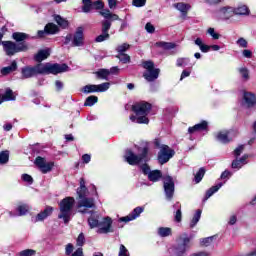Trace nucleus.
Instances as JSON below:
<instances>
[{"instance_id":"1","label":"nucleus","mask_w":256,"mask_h":256,"mask_svg":"<svg viewBox=\"0 0 256 256\" xmlns=\"http://www.w3.org/2000/svg\"><path fill=\"white\" fill-rule=\"evenodd\" d=\"M69 66L67 64L59 63H40L35 66H25L21 68L23 79H31L35 75H59V73H67Z\"/></svg>"},{"instance_id":"2","label":"nucleus","mask_w":256,"mask_h":256,"mask_svg":"<svg viewBox=\"0 0 256 256\" xmlns=\"http://www.w3.org/2000/svg\"><path fill=\"white\" fill-rule=\"evenodd\" d=\"M77 195L80 199L78 202V213L83 215L87 213H93L89 209H95V199L87 197V187L85 186V179L81 178L80 187L77 189Z\"/></svg>"},{"instance_id":"3","label":"nucleus","mask_w":256,"mask_h":256,"mask_svg":"<svg viewBox=\"0 0 256 256\" xmlns=\"http://www.w3.org/2000/svg\"><path fill=\"white\" fill-rule=\"evenodd\" d=\"M132 111L136 114V116H130V121H132V123H138L139 125L149 124V118H147L151 111V104L149 102H136L132 105Z\"/></svg>"},{"instance_id":"4","label":"nucleus","mask_w":256,"mask_h":256,"mask_svg":"<svg viewBox=\"0 0 256 256\" xmlns=\"http://www.w3.org/2000/svg\"><path fill=\"white\" fill-rule=\"evenodd\" d=\"M124 159L128 165H139V163H147V161L150 159L149 147H143L138 155L134 154L131 149H127L124 154Z\"/></svg>"},{"instance_id":"5","label":"nucleus","mask_w":256,"mask_h":256,"mask_svg":"<svg viewBox=\"0 0 256 256\" xmlns=\"http://www.w3.org/2000/svg\"><path fill=\"white\" fill-rule=\"evenodd\" d=\"M73 205H75V198L66 197L61 200L59 207L60 213L58 215V219H63L65 225L69 224L71 221V216L73 215Z\"/></svg>"},{"instance_id":"6","label":"nucleus","mask_w":256,"mask_h":256,"mask_svg":"<svg viewBox=\"0 0 256 256\" xmlns=\"http://www.w3.org/2000/svg\"><path fill=\"white\" fill-rule=\"evenodd\" d=\"M3 51L8 57H13L16 53H25L29 51L27 42L16 43L13 41H2Z\"/></svg>"},{"instance_id":"7","label":"nucleus","mask_w":256,"mask_h":256,"mask_svg":"<svg viewBox=\"0 0 256 256\" xmlns=\"http://www.w3.org/2000/svg\"><path fill=\"white\" fill-rule=\"evenodd\" d=\"M162 182L166 201H173V197H175V181L173 180V177L164 175L162 177Z\"/></svg>"},{"instance_id":"8","label":"nucleus","mask_w":256,"mask_h":256,"mask_svg":"<svg viewBox=\"0 0 256 256\" xmlns=\"http://www.w3.org/2000/svg\"><path fill=\"white\" fill-rule=\"evenodd\" d=\"M141 171L144 175H147L148 181H151L152 183H157L161 181V179L163 180V177H165L161 170H151L147 164H143L141 166Z\"/></svg>"},{"instance_id":"9","label":"nucleus","mask_w":256,"mask_h":256,"mask_svg":"<svg viewBox=\"0 0 256 256\" xmlns=\"http://www.w3.org/2000/svg\"><path fill=\"white\" fill-rule=\"evenodd\" d=\"M180 241L181 243L173 247L171 256H185V253H187L189 243H191V238H189L187 234H184V237H181Z\"/></svg>"},{"instance_id":"10","label":"nucleus","mask_w":256,"mask_h":256,"mask_svg":"<svg viewBox=\"0 0 256 256\" xmlns=\"http://www.w3.org/2000/svg\"><path fill=\"white\" fill-rule=\"evenodd\" d=\"M175 156V150L171 149L168 145L163 144L160 151L158 152V163L165 165L169 163L170 159Z\"/></svg>"},{"instance_id":"11","label":"nucleus","mask_w":256,"mask_h":256,"mask_svg":"<svg viewBox=\"0 0 256 256\" xmlns=\"http://www.w3.org/2000/svg\"><path fill=\"white\" fill-rule=\"evenodd\" d=\"M110 87L111 83L109 82H104L99 85L88 84L82 88V92H84L86 95H89V93H105V91H109Z\"/></svg>"},{"instance_id":"12","label":"nucleus","mask_w":256,"mask_h":256,"mask_svg":"<svg viewBox=\"0 0 256 256\" xmlns=\"http://www.w3.org/2000/svg\"><path fill=\"white\" fill-rule=\"evenodd\" d=\"M105 4L103 1H83L82 13H91V11H103Z\"/></svg>"},{"instance_id":"13","label":"nucleus","mask_w":256,"mask_h":256,"mask_svg":"<svg viewBox=\"0 0 256 256\" xmlns=\"http://www.w3.org/2000/svg\"><path fill=\"white\" fill-rule=\"evenodd\" d=\"M35 165L41 171V173H49L55 167L54 162H47L45 158L38 156L35 160Z\"/></svg>"},{"instance_id":"14","label":"nucleus","mask_w":256,"mask_h":256,"mask_svg":"<svg viewBox=\"0 0 256 256\" xmlns=\"http://www.w3.org/2000/svg\"><path fill=\"white\" fill-rule=\"evenodd\" d=\"M113 225V220H111L110 217H105L100 221L99 229L97 233L100 234H107V233H113V229L111 228Z\"/></svg>"},{"instance_id":"15","label":"nucleus","mask_w":256,"mask_h":256,"mask_svg":"<svg viewBox=\"0 0 256 256\" xmlns=\"http://www.w3.org/2000/svg\"><path fill=\"white\" fill-rule=\"evenodd\" d=\"M143 211H145V208L138 206L128 216L121 217L119 219V223H129V221H135V219H137V217H139Z\"/></svg>"},{"instance_id":"16","label":"nucleus","mask_w":256,"mask_h":256,"mask_svg":"<svg viewBox=\"0 0 256 256\" xmlns=\"http://www.w3.org/2000/svg\"><path fill=\"white\" fill-rule=\"evenodd\" d=\"M256 105V96L251 92H244L242 99V106L247 109H251V107H255Z\"/></svg>"},{"instance_id":"17","label":"nucleus","mask_w":256,"mask_h":256,"mask_svg":"<svg viewBox=\"0 0 256 256\" xmlns=\"http://www.w3.org/2000/svg\"><path fill=\"white\" fill-rule=\"evenodd\" d=\"M84 39L83 27H78L72 37L73 47H83Z\"/></svg>"},{"instance_id":"18","label":"nucleus","mask_w":256,"mask_h":256,"mask_svg":"<svg viewBox=\"0 0 256 256\" xmlns=\"http://www.w3.org/2000/svg\"><path fill=\"white\" fill-rule=\"evenodd\" d=\"M219 15L224 21H229L235 15V7L225 6L220 8Z\"/></svg>"},{"instance_id":"19","label":"nucleus","mask_w":256,"mask_h":256,"mask_svg":"<svg viewBox=\"0 0 256 256\" xmlns=\"http://www.w3.org/2000/svg\"><path fill=\"white\" fill-rule=\"evenodd\" d=\"M159 73H161V70L159 68H154L152 70H146L143 74V77L146 79V81L151 83L159 79Z\"/></svg>"},{"instance_id":"20","label":"nucleus","mask_w":256,"mask_h":256,"mask_svg":"<svg viewBox=\"0 0 256 256\" xmlns=\"http://www.w3.org/2000/svg\"><path fill=\"white\" fill-rule=\"evenodd\" d=\"M234 14L238 17H248V15H251V10L249 9V6L242 4L234 7Z\"/></svg>"},{"instance_id":"21","label":"nucleus","mask_w":256,"mask_h":256,"mask_svg":"<svg viewBox=\"0 0 256 256\" xmlns=\"http://www.w3.org/2000/svg\"><path fill=\"white\" fill-rule=\"evenodd\" d=\"M53 213V207L47 206L42 212L38 213L35 217L34 222L38 223L39 221H45Z\"/></svg>"},{"instance_id":"22","label":"nucleus","mask_w":256,"mask_h":256,"mask_svg":"<svg viewBox=\"0 0 256 256\" xmlns=\"http://www.w3.org/2000/svg\"><path fill=\"white\" fill-rule=\"evenodd\" d=\"M209 127V124L207 121H202L198 124H195L193 127L188 128V133H197L199 131H207V128Z\"/></svg>"},{"instance_id":"23","label":"nucleus","mask_w":256,"mask_h":256,"mask_svg":"<svg viewBox=\"0 0 256 256\" xmlns=\"http://www.w3.org/2000/svg\"><path fill=\"white\" fill-rule=\"evenodd\" d=\"M49 55H51V50L49 48L42 49L34 56V61L41 63L42 61H45Z\"/></svg>"},{"instance_id":"24","label":"nucleus","mask_w":256,"mask_h":256,"mask_svg":"<svg viewBox=\"0 0 256 256\" xmlns=\"http://www.w3.org/2000/svg\"><path fill=\"white\" fill-rule=\"evenodd\" d=\"M231 135H233V131L219 132L217 134V139L220 143H229L230 141H233Z\"/></svg>"},{"instance_id":"25","label":"nucleus","mask_w":256,"mask_h":256,"mask_svg":"<svg viewBox=\"0 0 256 256\" xmlns=\"http://www.w3.org/2000/svg\"><path fill=\"white\" fill-rule=\"evenodd\" d=\"M99 14L104 17V19H108V21H119V16L117 14L111 13L109 9H103L99 12Z\"/></svg>"},{"instance_id":"26","label":"nucleus","mask_w":256,"mask_h":256,"mask_svg":"<svg viewBox=\"0 0 256 256\" xmlns=\"http://www.w3.org/2000/svg\"><path fill=\"white\" fill-rule=\"evenodd\" d=\"M88 211H91L89 210L88 208ZM93 210H92V213H90L91 217L88 218V225L90 227V229H95L97 227H99L101 221H99V215H93Z\"/></svg>"},{"instance_id":"27","label":"nucleus","mask_w":256,"mask_h":256,"mask_svg":"<svg viewBox=\"0 0 256 256\" xmlns=\"http://www.w3.org/2000/svg\"><path fill=\"white\" fill-rule=\"evenodd\" d=\"M12 39H14L16 43H25V41L29 39V34L23 32H14L12 34Z\"/></svg>"},{"instance_id":"28","label":"nucleus","mask_w":256,"mask_h":256,"mask_svg":"<svg viewBox=\"0 0 256 256\" xmlns=\"http://www.w3.org/2000/svg\"><path fill=\"white\" fill-rule=\"evenodd\" d=\"M223 186V182H220L216 184L215 186H212L210 189L206 191V195L204 197V201H207V199H210V197H213L217 191Z\"/></svg>"},{"instance_id":"29","label":"nucleus","mask_w":256,"mask_h":256,"mask_svg":"<svg viewBox=\"0 0 256 256\" xmlns=\"http://www.w3.org/2000/svg\"><path fill=\"white\" fill-rule=\"evenodd\" d=\"M194 43H195V45H197V47H199V49L202 53H209L211 51V46L204 44L203 39H201V38H197L194 41Z\"/></svg>"},{"instance_id":"30","label":"nucleus","mask_w":256,"mask_h":256,"mask_svg":"<svg viewBox=\"0 0 256 256\" xmlns=\"http://www.w3.org/2000/svg\"><path fill=\"white\" fill-rule=\"evenodd\" d=\"M17 61L13 60L10 66L3 67L0 70L1 75H9V73H13L17 69Z\"/></svg>"},{"instance_id":"31","label":"nucleus","mask_w":256,"mask_h":256,"mask_svg":"<svg viewBox=\"0 0 256 256\" xmlns=\"http://www.w3.org/2000/svg\"><path fill=\"white\" fill-rule=\"evenodd\" d=\"M174 7H176V9L178 11H181V13L184 17L187 15V11H189V9H191V5L186 4L184 2L176 3V4H174Z\"/></svg>"},{"instance_id":"32","label":"nucleus","mask_w":256,"mask_h":256,"mask_svg":"<svg viewBox=\"0 0 256 256\" xmlns=\"http://www.w3.org/2000/svg\"><path fill=\"white\" fill-rule=\"evenodd\" d=\"M54 21H56L57 25H59L61 29H67V27H69V21L60 15H54Z\"/></svg>"},{"instance_id":"33","label":"nucleus","mask_w":256,"mask_h":256,"mask_svg":"<svg viewBox=\"0 0 256 256\" xmlns=\"http://www.w3.org/2000/svg\"><path fill=\"white\" fill-rule=\"evenodd\" d=\"M156 45L166 51H171V49H175V47H177V44L173 42H157Z\"/></svg>"},{"instance_id":"34","label":"nucleus","mask_w":256,"mask_h":256,"mask_svg":"<svg viewBox=\"0 0 256 256\" xmlns=\"http://www.w3.org/2000/svg\"><path fill=\"white\" fill-rule=\"evenodd\" d=\"M46 32L47 35H56V33H59V26L54 23H48L46 25Z\"/></svg>"},{"instance_id":"35","label":"nucleus","mask_w":256,"mask_h":256,"mask_svg":"<svg viewBox=\"0 0 256 256\" xmlns=\"http://www.w3.org/2000/svg\"><path fill=\"white\" fill-rule=\"evenodd\" d=\"M173 207H174V209H177L174 219H175L176 223H181L182 217H183V214L181 212V204L179 202H177L176 204H174Z\"/></svg>"},{"instance_id":"36","label":"nucleus","mask_w":256,"mask_h":256,"mask_svg":"<svg viewBox=\"0 0 256 256\" xmlns=\"http://www.w3.org/2000/svg\"><path fill=\"white\" fill-rule=\"evenodd\" d=\"M201 213H202L201 209H198L195 212V214L190 222V229H193L199 223V221L201 219Z\"/></svg>"},{"instance_id":"37","label":"nucleus","mask_w":256,"mask_h":256,"mask_svg":"<svg viewBox=\"0 0 256 256\" xmlns=\"http://www.w3.org/2000/svg\"><path fill=\"white\" fill-rule=\"evenodd\" d=\"M2 101H15V95H13V90L7 88L4 95L2 96Z\"/></svg>"},{"instance_id":"38","label":"nucleus","mask_w":256,"mask_h":256,"mask_svg":"<svg viewBox=\"0 0 256 256\" xmlns=\"http://www.w3.org/2000/svg\"><path fill=\"white\" fill-rule=\"evenodd\" d=\"M97 101H99V98L97 96H89L84 102V107H93V105H95Z\"/></svg>"},{"instance_id":"39","label":"nucleus","mask_w":256,"mask_h":256,"mask_svg":"<svg viewBox=\"0 0 256 256\" xmlns=\"http://www.w3.org/2000/svg\"><path fill=\"white\" fill-rule=\"evenodd\" d=\"M9 163V151L5 150L0 152V165Z\"/></svg>"},{"instance_id":"40","label":"nucleus","mask_w":256,"mask_h":256,"mask_svg":"<svg viewBox=\"0 0 256 256\" xmlns=\"http://www.w3.org/2000/svg\"><path fill=\"white\" fill-rule=\"evenodd\" d=\"M158 235L160 237H169V235H171V228L169 227L158 228Z\"/></svg>"},{"instance_id":"41","label":"nucleus","mask_w":256,"mask_h":256,"mask_svg":"<svg viewBox=\"0 0 256 256\" xmlns=\"http://www.w3.org/2000/svg\"><path fill=\"white\" fill-rule=\"evenodd\" d=\"M203 177H205V168H200L194 177L195 183H201Z\"/></svg>"},{"instance_id":"42","label":"nucleus","mask_w":256,"mask_h":256,"mask_svg":"<svg viewBox=\"0 0 256 256\" xmlns=\"http://www.w3.org/2000/svg\"><path fill=\"white\" fill-rule=\"evenodd\" d=\"M191 63V59L189 58H178L176 60V66L177 67H187Z\"/></svg>"},{"instance_id":"43","label":"nucleus","mask_w":256,"mask_h":256,"mask_svg":"<svg viewBox=\"0 0 256 256\" xmlns=\"http://www.w3.org/2000/svg\"><path fill=\"white\" fill-rule=\"evenodd\" d=\"M16 211H17L19 217H23V215H27V212L29 211V206L20 205L16 208Z\"/></svg>"},{"instance_id":"44","label":"nucleus","mask_w":256,"mask_h":256,"mask_svg":"<svg viewBox=\"0 0 256 256\" xmlns=\"http://www.w3.org/2000/svg\"><path fill=\"white\" fill-rule=\"evenodd\" d=\"M109 70L107 69H101L99 71L96 72V77L98 79H107L109 77Z\"/></svg>"},{"instance_id":"45","label":"nucleus","mask_w":256,"mask_h":256,"mask_svg":"<svg viewBox=\"0 0 256 256\" xmlns=\"http://www.w3.org/2000/svg\"><path fill=\"white\" fill-rule=\"evenodd\" d=\"M238 71L241 77L244 79V81H249V69H247V67L239 68Z\"/></svg>"},{"instance_id":"46","label":"nucleus","mask_w":256,"mask_h":256,"mask_svg":"<svg viewBox=\"0 0 256 256\" xmlns=\"http://www.w3.org/2000/svg\"><path fill=\"white\" fill-rule=\"evenodd\" d=\"M109 29H111V21L109 19L102 21V33H109Z\"/></svg>"},{"instance_id":"47","label":"nucleus","mask_w":256,"mask_h":256,"mask_svg":"<svg viewBox=\"0 0 256 256\" xmlns=\"http://www.w3.org/2000/svg\"><path fill=\"white\" fill-rule=\"evenodd\" d=\"M110 35L107 32H102L98 37H96L95 41L96 43H103V41H107L109 39Z\"/></svg>"},{"instance_id":"48","label":"nucleus","mask_w":256,"mask_h":256,"mask_svg":"<svg viewBox=\"0 0 256 256\" xmlns=\"http://www.w3.org/2000/svg\"><path fill=\"white\" fill-rule=\"evenodd\" d=\"M236 45L242 49H247L249 47V42H247L245 38L241 37L236 41Z\"/></svg>"},{"instance_id":"49","label":"nucleus","mask_w":256,"mask_h":256,"mask_svg":"<svg viewBox=\"0 0 256 256\" xmlns=\"http://www.w3.org/2000/svg\"><path fill=\"white\" fill-rule=\"evenodd\" d=\"M117 59H119V61H121V63H130L131 62V57L127 54H118Z\"/></svg>"},{"instance_id":"50","label":"nucleus","mask_w":256,"mask_h":256,"mask_svg":"<svg viewBox=\"0 0 256 256\" xmlns=\"http://www.w3.org/2000/svg\"><path fill=\"white\" fill-rule=\"evenodd\" d=\"M131 46L127 43H123L122 45H119L117 46L116 48V51L119 53V54H124L125 51H128V49L130 48Z\"/></svg>"},{"instance_id":"51","label":"nucleus","mask_w":256,"mask_h":256,"mask_svg":"<svg viewBox=\"0 0 256 256\" xmlns=\"http://www.w3.org/2000/svg\"><path fill=\"white\" fill-rule=\"evenodd\" d=\"M36 251L33 249L22 250L18 253V256H35Z\"/></svg>"},{"instance_id":"52","label":"nucleus","mask_w":256,"mask_h":256,"mask_svg":"<svg viewBox=\"0 0 256 256\" xmlns=\"http://www.w3.org/2000/svg\"><path fill=\"white\" fill-rule=\"evenodd\" d=\"M213 239H215L214 236H210L207 238H203L200 243L201 245H203L204 247H209V245H211L213 243Z\"/></svg>"},{"instance_id":"53","label":"nucleus","mask_w":256,"mask_h":256,"mask_svg":"<svg viewBox=\"0 0 256 256\" xmlns=\"http://www.w3.org/2000/svg\"><path fill=\"white\" fill-rule=\"evenodd\" d=\"M207 33L214 40H217V39H219L221 37V34L215 32V28H208Z\"/></svg>"},{"instance_id":"54","label":"nucleus","mask_w":256,"mask_h":256,"mask_svg":"<svg viewBox=\"0 0 256 256\" xmlns=\"http://www.w3.org/2000/svg\"><path fill=\"white\" fill-rule=\"evenodd\" d=\"M142 67H143L144 69H146V71H151V70L155 69V68H154V67H155V64L153 63V61H144V62L142 63Z\"/></svg>"},{"instance_id":"55","label":"nucleus","mask_w":256,"mask_h":256,"mask_svg":"<svg viewBox=\"0 0 256 256\" xmlns=\"http://www.w3.org/2000/svg\"><path fill=\"white\" fill-rule=\"evenodd\" d=\"M118 256H130L129 250L127 247H125V245L120 244Z\"/></svg>"},{"instance_id":"56","label":"nucleus","mask_w":256,"mask_h":256,"mask_svg":"<svg viewBox=\"0 0 256 256\" xmlns=\"http://www.w3.org/2000/svg\"><path fill=\"white\" fill-rule=\"evenodd\" d=\"M84 244H85V234L80 233L77 238V245L78 247H83Z\"/></svg>"},{"instance_id":"57","label":"nucleus","mask_w":256,"mask_h":256,"mask_svg":"<svg viewBox=\"0 0 256 256\" xmlns=\"http://www.w3.org/2000/svg\"><path fill=\"white\" fill-rule=\"evenodd\" d=\"M22 180H24L25 183H29V185H33V177L29 174H23Z\"/></svg>"},{"instance_id":"58","label":"nucleus","mask_w":256,"mask_h":256,"mask_svg":"<svg viewBox=\"0 0 256 256\" xmlns=\"http://www.w3.org/2000/svg\"><path fill=\"white\" fill-rule=\"evenodd\" d=\"M242 56L245 58V59H251V57H253V52L249 49H244L242 51Z\"/></svg>"},{"instance_id":"59","label":"nucleus","mask_w":256,"mask_h":256,"mask_svg":"<svg viewBox=\"0 0 256 256\" xmlns=\"http://www.w3.org/2000/svg\"><path fill=\"white\" fill-rule=\"evenodd\" d=\"M231 167L232 169H241V167H243V164L240 160L236 159L232 162Z\"/></svg>"},{"instance_id":"60","label":"nucleus","mask_w":256,"mask_h":256,"mask_svg":"<svg viewBox=\"0 0 256 256\" xmlns=\"http://www.w3.org/2000/svg\"><path fill=\"white\" fill-rule=\"evenodd\" d=\"M244 150H245V145H240V146H238V147L234 150V155H235V157H239V155H241V153H243Z\"/></svg>"},{"instance_id":"61","label":"nucleus","mask_w":256,"mask_h":256,"mask_svg":"<svg viewBox=\"0 0 256 256\" xmlns=\"http://www.w3.org/2000/svg\"><path fill=\"white\" fill-rule=\"evenodd\" d=\"M145 29H146L147 33H155V26H153V24H151V22H148L145 25Z\"/></svg>"},{"instance_id":"62","label":"nucleus","mask_w":256,"mask_h":256,"mask_svg":"<svg viewBox=\"0 0 256 256\" xmlns=\"http://www.w3.org/2000/svg\"><path fill=\"white\" fill-rule=\"evenodd\" d=\"M232 175L233 173H231V171L225 170L224 172H222L220 179H229V177H231Z\"/></svg>"},{"instance_id":"63","label":"nucleus","mask_w":256,"mask_h":256,"mask_svg":"<svg viewBox=\"0 0 256 256\" xmlns=\"http://www.w3.org/2000/svg\"><path fill=\"white\" fill-rule=\"evenodd\" d=\"M66 255H71L73 253V244L69 243L65 248Z\"/></svg>"},{"instance_id":"64","label":"nucleus","mask_w":256,"mask_h":256,"mask_svg":"<svg viewBox=\"0 0 256 256\" xmlns=\"http://www.w3.org/2000/svg\"><path fill=\"white\" fill-rule=\"evenodd\" d=\"M71 256H83V248H78Z\"/></svg>"}]
</instances>
